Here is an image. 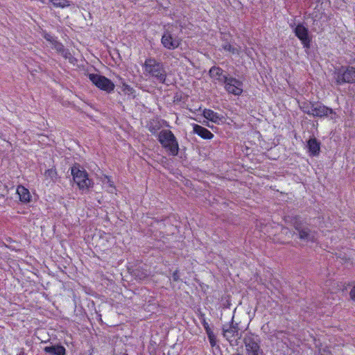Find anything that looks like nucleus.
I'll list each match as a JSON object with an SVG mask.
<instances>
[{
    "label": "nucleus",
    "instance_id": "7c9ffc66",
    "mask_svg": "<svg viewBox=\"0 0 355 355\" xmlns=\"http://www.w3.org/2000/svg\"><path fill=\"white\" fill-rule=\"evenodd\" d=\"M201 316L203 318H202V326H203L205 330L208 329L210 327H209V325L208 322L205 320V318H204L205 314H202Z\"/></svg>",
    "mask_w": 355,
    "mask_h": 355
},
{
    "label": "nucleus",
    "instance_id": "20e7f679",
    "mask_svg": "<svg viewBox=\"0 0 355 355\" xmlns=\"http://www.w3.org/2000/svg\"><path fill=\"white\" fill-rule=\"evenodd\" d=\"M335 79L337 85L355 83V67L342 66L335 70Z\"/></svg>",
    "mask_w": 355,
    "mask_h": 355
},
{
    "label": "nucleus",
    "instance_id": "58836bf2",
    "mask_svg": "<svg viewBox=\"0 0 355 355\" xmlns=\"http://www.w3.org/2000/svg\"><path fill=\"white\" fill-rule=\"evenodd\" d=\"M123 355H128V354H123Z\"/></svg>",
    "mask_w": 355,
    "mask_h": 355
},
{
    "label": "nucleus",
    "instance_id": "1a4fd4ad",
    "mask_svg": "<svg viewBox=\"0 0 355 355\" xmlns=\"http://www.w3.org/2000/svg\"><path fill=\"white\" fill-rule=\"evenodd\" d=\"M295 35L300 40L303 47L309 49L311 47V37L309 34V29L302 24H298L293 30Z\"/></svg>",
    "mask_w": 355,
    "mask_h": 355
},
{
    "label": "nucleus",
    "instance_id": "f03ea898",
    "mask_svg": "<svg viewBox=\"0 0 355 355\" xmlns=\"http://www.w3.org/2000/svg\"><path fill=\"white\" fill-rule=\"evenodd\" d=\"M158 141L162 146L171 156L179 153V144L174 134L170 130H162L158 135Z\"/></svg>",
    "mask_w": 355,
    "mask_h": 355
},
{
    "label": "nucleus",
    "instance_id": "a211bd4d",
    "mask_svg": "<svg viewBox=\"0 0 355 355\" xmlns=\"http://www.w3.org/2000/svg\"><path fill=\"white\" fill-rule=\"evenodd\" d=\"M17 193L19 196V200L24 203H28L31 202V196L29 190L24 186L19 185L17 187Z\"/></svg>",
    "mask_w": 355,
    "mask_h": 355
},
{
    "label": "nucleus",
    "instance_id": "e433bc0d",
    "mask_svg": "<svg viewBox=\"0 0 355 355\" xmlns=\"http://www.w3.org/2000/svg\"><path fill=\"white\" fill-rule=\"evenodd\" d=\"M234 355H243V354H240V353H236V354H234Z\"/></svg>",
    "mask_w": 355,
    "mask_h": 355
},
{
    "label": "nucleus",
    "instance_id": "7ed1b4c3",
    "mask_svg": "<svg viewBox=\"0 0 355 355\" xmlns=\"http://www.w3.org/2000/svg\"><path fill=\"white\" fill-rule=\"evenodd\" d=\"M246 355H266L261 344L260 337L252 332H247L243 337Z\"/></svg>",
    "mask_w": 355,
    "mask_h": 355
},
{
    "label": "nucleus",
    "instance_id": "393cba45",
    "mask_svg": "<svg viewBox=\"0 0 355 355\" xmlns=\"http://www.w3.org/2000/svg\"><path fill=\"white\" fill-rule=\"evenodd\" d=\"M55 8H64L70 6V1L68 0H49Z\"/></svg>",
    "mask_w": 355,
    "mask_h": 355
},
{
    "label": "nucleus",
    "instance_id": "f3484780",
    "mask_svg": "<svg viewBox=\"0 0 355 355\" xmlns=\"http://www.w3.org/2000/svg\"><path fill=\"white\" fill-rule=\"evenodd\" d=\"M44 352L51 355H66V349L61 345L46 346L44 348Z\"/></svg>",
    "mask_w": 355,
    "mask_h": 355
},
{
    "label": "nucleus",
    "instance_id": "c85d7f7f",
    "mask_svg": "<svg viewBox=\"0 0 355 355\" xmlns=\"http://www.w3.org/2000/svg\"><path fill=\"white\" fill-rule=\"evenodd\" d=\"M42 35L43 37L48 42H51L52 44L56 40V39L50 33H47L46 31L42 30Z\"/></svg>",
    "mask_w": 355,
    "mask_h": 355
},
{
    "label": "nucleus",
    "instance_id": "6ab92c4d",
    "mask_svg": "<svg viewBox=\"0 0 355 355\" xmlns=\"http://www.w3.org/2000/svg\"><path fill=\"white\" fill-rule=\"evenodd\" d=\"M210 77L218 82L224 83L225 78H227L225 75L223 74V70L218 67H212L209 71Z\"/></svg>",
    "mask_w": 355,
    "mask_h": 355
},
{
    "label": "nucleus",
    "instance_id": "5701e85b",
    "mask_svg": "<svg viewBox=\"0 0 355 355\" xmlns=\"http://www.w3.org/2000/svg\"><path fill=\"white\" fill-rule=\"evenodd\" d=\"M53 48L58 52L60 53L64 58H68V55L70 54L69 53L68 49H65L64 45L58 42V40H55L53 43Z\"/></svg>",
    "mask_w": 355,
    "mask_h": 355
},
{
    "label": "nucleus",
    "instance_id": "423d86ee",
    "mask_svg": "<svg viewBox=\"0 0 355 355\" xmlns=\"http://www.w3.org/2000/svg\"><path fill=\"white\" fill-rule=\"evenodd\" d=\"M223 337L230 343L233 345L232 342L237 339L242 338V334L239 333V324L234 322V316L232 317L229 324H224L222 327Z\"/></svg>",
    "mask_w": 355,
    "mask_h": 355
},
{
    "label": "nucleus",
    "instance_id": "39448f33",
    "mask_svg": "<svg viewBox=\"0 0 355 355\" xmlns=\"http://www.w3.org/2000/svg\"><path fill=\"white\" fill-rule=\"evenodd\" d=\"M89 79L96 87L107 93L112 92L115 88L114 83L104 76L97 73H89Z\"/></svg>",
    "mask_w": 355,
    "mask_h": 355
},
{
    "label": "nucleus",
    "instance_id": "4468645a",
    "mask_svg": "<svg viewBox=\"0 0 355 355\" xmlns=\"http://www.w3.org/2000/svg\"><path fill=\"white\" fill-rule=\"evenodd\" d=\"M193 132L203 139L209 140L214 137V134L208 129L196 123L193 125Z\"/></svg>",
    "mask_w": 355,
    "mask_h": 355
},
{
    "label": "nucleus",
    "instance_id": "6e6552de",
    "mask_svg": "<svg viewBox=\"0 0 355 355\" xmlns=\"http://www.w3.org/2000/svg\"><path fill=\"white\" fill-rule=\"evenodd\" d=\"M182 43V39L173 36L172 32L169 30H165L161 37V44L164 48L167 50H175L178 49Z\"/></svg>",
    "mask_w": 355,
    "mask_h": 355
},
{
    "label": "nucleus",
    "instance_id": "9d476101",
    "mask_svg": "<svg viewBox=\"0 0 355 355\" xmlns=\"http://www.w3.org/2000/svg\"><path fill=\"white\" fill-rule=\"evenodd\" d=\"M225 89L231 94L234 96H240L243 93V82L233 77H227L225 78Z\"/></svg>",
    "mask_w": 355,
    "mask_h": 355
},
{
    "label": "nucleus",
    "instance_id": "0eeeda50",
    "mask_svg": "<svg viewBox=\"0 0 355 355\" xmlns=\"http://www.w3.org/2000/svg\"><path fill=\"white\" fill-rule=\"evenodd\" d=\"M71 175L74 182L77 184L80 190H88L93 184L92 180L89 179L88 174L85 171H81L77 168H72Z\"/></svg>",
    "mask_w": 355,
    "mask_h": 355
},
{
    "label": "nucleus",
    "instance_id": "2f4dec72",
    "mask_svg": "<svg viewBox=\"0 0 355 355\" xmlns=\"http://www.w3.org/2000/svg\"><path fill=\"white\" fill-rule=\"evenodd\" d=\"M208 339L216 336L211 328L205 330Z\"/></svg>",
    "mask_w": 355,
    "mask_h": 355
},
{
    "label": "nucleus",
    "instance_id": "412c9836",
    "mask_svg": "<svg viewBox=\"0 0 355 355\" xmlns=\"http://www.w3.org/2000/svg\"><path fill=\"white\" fill-rule=\"evenodd\" d=\"M313 105H314V102H311V101H303L302 102L300 105H299V107H300V109L305 114H308V115H312V112H313Z\"/></svg>",
    "mask_w": 355,
    "mask_h": 355
},
{
    "label": "nucleus",
    "instance_id": "f704fd0d",
    "mask_svg": "<svg viewBox=\"0 0 355 355\" xmlns=\"http://www.w3.org/2000/svg\"><path fill=\"white\" fill-rule=\"evenodd\" d=\"M350 297L352 300L355 301V286L352 288L350 291Z\"/></svg>",
    "mask_w": 355,
    "mask_h": 355
},
{
    "label": "nucleus",
    "instance_id": "2eb2a0df",
    "mask_svg": "<svg viewBox=\"0 0 355 355\" xmlns=\"http://www.w3.org/2000/svg\"><path fill=\"white\" fill-rule=\"evenodd\" d=\"M147 268L148 266L146 265L139 266L135 269H132L130 272L135 279L143 280L148 277L150 274V272Z\"/></svg>",
    "mask_w": 355,
    "mask_h": 355
},
{
    "label": "nucleus",
    "instance_id": "bb28decb",
    "mask_svg": "<svg viewBox=\"0 0 355 355\" xmlns=\"http://www.w3.org/2000/svg\"><path fill=\"white\" fill-rule=\"evenodd\" d=\"M223 49L225 51H229L233 54H239L240 52L239 49L232 46L230 43L223 44Z\"/></svg>",
    "mask_w": 355,
    "mask_h": 355
},
{
    "label": "nucleus",
    "instance_id": "b1692460",
    "mask_svg": "<svg viewBox=\"0 0 355 355\" xmlns=\"http://www.w3.org/2000/svg\"><path fill=\"white\" fill-rule=\"evenodd\" d=\"M105 180L103 181L104 184H105L107 187V191L110 193H116V189L114 185V182L112 181V178L108 175L104 176Z\"/></svg>",
    "mask_w": 355,
    "mask_h": 355
},
{
    "label": "nucleus",
    "instance_id": "dca6fc26",
    "mask_svg": "<svg viewBox=\"0 0 355 355\" xmlns=\"http://www.w3.org/2000/svg\"><path fill=\"white\" fill-rule=\"evenodd\" d=\"M307 147L311 156H317L320 150V143L315 138H310L307 141Z\"/></svg>",
    "mask_w": 355,
    "mask_h": 355
},
{
    "label": "nucleus",
    "instance_id": "4c0bfd02",
    "mask_svg": "<svg viewBox=\"0 0 355 355\" xmlns=\"http://www.w3.org/2000/svg\"><path fill=\"white\" fill-rule=\"evenodd\" d=\"M3 197V196L0 193V199L2 198Z\"/></svg>",
    "mask_w": 355,
    "mask_h": 355
},
{
    "label": "nucleus",
    "instance_id": "473e14b6",
    "mask_svg": "<svg viewBox=\"0 0 355 355\" xmlns=\"http://www.w3.org/2000/svg\"><path fill=\"white\" fill-rule=\"evenodd\" d=\"M208 339L216 336L211 328L205 330Z\"/></svg>",
    "mask_w": 355,
    "mask_h": 355
},
{
    "label": "nucleus",
    "instance_id": "aec40b11",
    "mask_svg": "<svg viewBox=\"0 0 355 355\" xmlns=\"http://www.w3.org/2000/svg\"><path fill=\"white\" fill-rule=\"evenodd\" d=\"M298 233L300 239L306 241H314L315 232L311 231L308 227L302 228Z\"/></svg>",
    "mask_w": 355,
    "mask_h": 355
},
{
    "label": "nucleus",
    "instance_id": "c9c22d12",
    "mask_svg": "<svg viewBox=\"0 0 355 355\" xmlns=\"http://www.w3.org/2000/svg\"><path fill=\"white\" fill-rule=\"evenodd\" d=\"M5 246L8 247V248H10L12 250H16V249L15 248H12V245H6Z\"/></svg>",
    "mask_w": 355,
    "mask_h": 355
},
{
    "label": "nucleus",
    "instance_id": "9b49d317",
    "mask_svg": "<svg viewBox=\"0 0 355 355\" xmlns=\"http://www.w3.org/2000/svg\"><path fill=\"white\" fill-rule=\"evenodd\" d=\"M312 115L314 117H327L330 115L336 116V112L331 107H329L319 102H314Z\"/></svg>",
    "mask_w": 355,
    "mask_h": 355
},
{
    "label": "nucleus",
    "instance_id": "ddd939ff",
    "mask_svg": "<svg viewBox=\"0 0 355 355\" xmlns=\"http://www.w3.org/2000/svg\"><path fill=\"white\" fill-rule=\"evenodd\" d=\"M202 116L206 119L218 125L223 123L225 120V118L223 115L220 114L219 113L214 112L211 109H204L202 111Z\"/></svg>",
    "mask_w": 355,
    "mask_h": 355
},
{
    "label": "nucleus",
    "instance_id": "4be33fe9",
    "mask_svg": "<svg viewBox=\"0 0 355 355\" xmlns=\"http://www.w3.org/2000/svg\"><path fill=\"white\" fill-rule=\"evenodd\" d=\"M44 175L46 180H49L53 182L56 181L58 176L57 170L55 167L46 170L44 171Z\"/></svg>",
    "mask_w": 355,
    "mask_h": 355
},
{
    "label": "nucleus",
    "instance_id": "cd10ccee",
    "mask_svg": "<svg viewBox=\"0 0 355 355\" xmlns=\"http://www.w3.org/2000/svg\"><path fill=\"white\" fill-rule=\"evenodd\" d=\"M315 355H331V352L328 347L321 346L315 352Z\"/></svg>",
    "mask_w": 355,
    "mask_h": 355
},
{
    "label": "nucleus",
    "instance_id": "f257e3e1",
    "mask_svg": "<svg viewBox=\"0 0 355 355\" xmlns=\"http://www.w3.org/2000/svg\"><path fill=\"white\" fill-rule=\"evenodd\" d=\"M144 73L146 76L155 78L159 83L164 84L167 77V73L163 63L155 58H146L142 64Z\"/></svg>",
    "mask_w": 355,
    "mask_h": 355
},
{
    "label": "nucleus",
    "instance_id": "c756f323",
    "mask_svg": "<svg viewBox=\"0 0 355 355\" xmlns=\"http://www.w3.org/2000/svg\"><path fill=\"white\" fill-rule=\"evenodd\" d=\"M172 277H173V280L174 282H178L179 281L180 279V276H179V270H176L173 272V275H172Z\"/></svg>",
    "mask_w": 355,
    "mask_h": 355
},
{
    "label": "nucleus",
    "instance_id": "f8f14e48",
    "mask_svg": "<svg viewBox=\"0 0 355 355\" xmlns=\"http://www.w3.org/2000/svg\"><path fill=\"white\" fill-rule=\"evenodd\" d=\"M155 226L160 230L161 234L163 235H169L174 234L176 230V226L171 223L170 217H166L164 220H155Z\"/></svg>",
    "mask_w": 355,
    "mask_h": 355
},
{
    "label": "nucleus",
    "instance_id": "72a5a7b5",
    "mask_svg": "<svg viewBox=\"0 0 355 355\" xmlns=\"http://www.w3.org/2000/svg\"><path fill=\"white\" fill-rule=\"evenodd\" d=\"M209 343L211 347H214L216 344V337H212L211 338H209Z\"/></svg>",
    "mask_w": 355,
    "mask_h": 355
},
{
    "label": "nucleus",
    "instance_id": "a878e982",
    "mask_svg": "<svg viewBox=\"0 0 355 355\" xmlns=\"http://www.w3.org/2000/svg\"><path fill=\"white\" fill-rule=\"evenodd\" d=\"M291 223L295 227V229L299 232L302 229V222L300 220L299 216H295L291 218Z\"/></svg>",
    "mask_w": 355,
    "mask_h": 355
}]
</instances>
